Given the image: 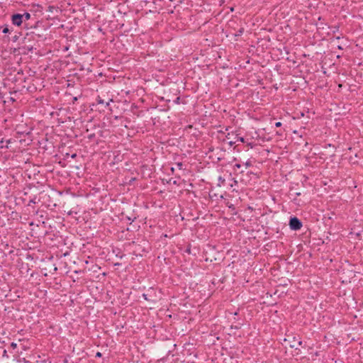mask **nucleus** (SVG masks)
I'll return each mask as SVG.
<instances>
[{
	"mask_svg": "<svg viewBox=\"0 0 363 363\" xmlns=\"http://www.w3.org/2000/svg\"><path fill=\"white\" fill-rule=\"evenodd\" d=\"M23 21V17L21 13H14L11 16V22L13 25L19 26Z\"/></svg>",
	"mask_w": 363,
	"mask_h": 363,
	"instance_id": "7ed1b4c3",
	"label": "nucleus"
},
{
	"mask_svg": "<svg viewBox=\"0 0 363 363\" xmlns=\"http://www.w3.org/2000/svg\"><path fill=\"white\" fill-rule=\"evenodd\" d=\"M109 106V102H106V103L105 107H106V106Z\"/></svg>",
	"mask_w": 363,
	"mask_h": 363,
	"instance_id": "473e14b6",
	"label": "nucleus"
},
{
	"mask_svg": "<svg viewBox=\"0 0 363 363\" xmlns=\"http://www.w3.org/2000/svg\"><path fill=\"white\" fill-rule=\"evenodd\" d=\"M218 179H219L220 182H225V179H223L221 177H220Z\"/></svg>",
	"mask_w": 363,
	"mask_h": 363,
	"instance_id": "5701e85b",
	"label": "nucleus"
},
{
	"mask_svg": "<svg viewBox=\"0 0 363 363\" xmlns=\"http://www.w3.org/2000/svg\"><path fill=\"white\" fill-rule=\"evenodd\" d=\"M135 179H136L135 178H132V179H131V180L130 181V182H133V181H135Z\"/></svg>",
	"mask_w": 363,
	"mask_h": 363,
	"instance_id": "72a5a7b5",
	"label": "nucleus"
},
{
	"mask_svg": "<svg viewBox=\"0 0 363 363\" xmlns=\"http://www.w3.org/2000/svg\"><path fill=\"white\" fill-rule=\"evenodd\" d=\"M102 356V354L100 352H97L95 357H101Z\"/></svg>",
	"mask_w": 363,
	"mask_h": 363,
	"instance_id": "a211bd4d",
	"label": "nucleus"
},
{
	"mask_svg": "<svg viewBox=\"0 0 363 363\" xmlns=\"http://www.w3.org/2000/svg\"><path fill=\"white\" fill-rule=\"evenodd\" d=\"M295 194H296V196H298L301 195V193L300 192H296Z\"/></svg>",
	"mask_w": 363,
	"mask_h": 363,
	"instance_id": "2f4dec72",
	"label": "nucleus"
},
{
	"mask_svg": "<svg viewBox=\"0 0 363 363\" xmlns=\"http://www.w3.org/2000/svg\"><path fill=\"white\" fill-rule=\"evenodd\" d=\"M177 167L179 169H183V163L179 162L176 163Z\"/></svg>",
	"mask_w": 363,
	"mask_h": 363,
	"instance_id": "6e6552de",
	"label": "nucleus"
},
{
	"mask_svg": "<svg viewBox=\"0 0 363 363\" xmlns=\"http://www.w3.org/2000/svg\"><path fill=\"white\" fill-rule=\"evenodd\" d=\"M94 137H95V134L94 133L89 134L87 136L88 139H89V140H92Z\"/></svg>",
	"mask_w": 363,
	"mask_h": 363,
	"instance_id": "9d476101",
	"label": "nucleus"
},
{
	"mask_svg": "<svg viewBox=\"0 0 363 363\" xmlns=\"http://www.w3.org/2000/svg\"><path fill=\"white\" fill-rule=\"evenodd\" d=\"M277 135H282L283 132L277 131Z\"/></svg>",
	"mask_w": 363,
	"mask_h": 363,
	"instance_id": "b1692460",
	"label": "nucleus"
},
{
	"mask_svg": "<svg viewBox=\"0 0 363 363\" xmlns=\"http://www.w3.org/2000/svg\"><path fill=\"white\" fill-rule=\"evenodd\" d=\"M33 45H28V49L29 50H33Z\"/></svg>",
	"mask_w": 363,
	"mask_h": 363,
	"instance_id": "412c9836",
	"label": "nucleus"
},
{
	"mask_svg": "<svg viewBox=\"0 0 363 363\" xmlns=\"http://www.w3.org/2000/svg\"><path fill=\"white\" fill-rule=\"evenodd\" d=\"M11 347L13 349H15V348H16V347H17V344H16V343H15V342H11Z\"/></svg>",
	"mask_w": 363,
	"mask_h": 363,
	"instance_id": "2eb2a0df",
	"label": "nucleus"
},
{
	"mask_svg": "<svg viewBox=\"0 0 363 363\" xmlns=\"http://www.w3.org/2000/svg\"><path fill=\"white\" fill-rule=\"evenodd\" d=\"M54 9H56V8L53 6H48V11L50 12H52Z\"/></svg>",
	"mask_w": 363,
	"mask_h": 363,
	"instance_id": "9b49d317",
	"label": "nucleus"
},
{
	"mask_svg": "<svg viewBox=\"0 0 363 363\" xmlns=\"http://www.w3.org/2000/svg\"><path fill=\"white\" fill-rule=\"evenodd\" d=\"M235 167H236L237 168H240V164H236L235 165Z\"/></svg>",
	"mask_w": 363,
	"mask_h": 363,
	"instance_id": "bb28decb",
	"label": "nucleus"
},
{
	"mask_svg": "<svg viewBox=\"0 0 363 363\" xmlns=\"http://www.w3.org/2000/svg\"><path fill=\"white\" fill-rule=\"evenodd\" d=\"M22 16L23 17V21H28L31 17L30 14L28 12H25L24 13L22 14Z\"/></svg>",
	"mask_w": 363,
	"mask_h": 363,
	"instance_id": "423d86ee",
	"label": "nucleus"
},
{
	"mask_svg": "<svg viewBox=\"0 0 363 363\" xmlns=\"http://www.w3.org/2000/svg\"><path fill=\"white\" fill-rule=\"evenodd\" d=\"M339 30V27L335 28V30H333V33H335V31H337Z\"/></svg>",
	"mask_w": 363,
	"mask_h": 363,
	"instance_id": "7c9ffc66",
	"label": "nucleus"
},
{
	"mask_svg": "<svg viewBox=\"0 0 363 363\" xmlns=\"http://www.w3.org/2000/svg\"><path fill=\"white\" fill-rule=\"evenodd\" d=\"M40 38L41 35L40 34L36 33L34 31L30 32V33H27L24 38V43L26 44L28 41H30L31 39L35 40V38Z\"/></svg>",
	"mask_w": 363,
	"mask_h": 363,
	"instance_id": "20e7f679",
	"label": "nucleus"
},
{
	"mask_svg": "<svg viewBox=\"0 0 363 363\" xmlns=\"http://www.w3.org/2000/svg\"><path fill=\"white\" fill-rule=\"evenodd\" d=\"M281 125H282V124H281V122H276V123H275V126H276L277 128H279V127H281Z\"/></svg>",
	"mask_w": 363,
	"mask_h": 363,
	"instance_id": "dca6fc26",
	"label": "nucleus"
},
{
	"mask_svg": "<svg viewBox=\"0 0 363 363\" xmlns=\"http://www.w3.org/2000/svg\"><path fill=\"white\" fill-rule=\"evenodd\" d=\"M244 28H240L235 34V36H240L244 33Z\"/></svg>",
	"mask_w": 363,
	"mask_h": 363,
	"instance_id": "0eeeda50",
	"label": "nucleus"
},
{
	"mask_svg": "<svg viewBox=\"0 0 363 363\" xmlns=\"http://www.w3.org/2000/svg\"><path fill=\"white\" fill-rule=\"evenodd\" d=\"M339 30V27L335 28V30H333V33H335V31H337Z\"/></svg>",
	"mask_w": 363,
	"mask_h": 363,
	"instance_id": "c756f323",
	"label": "nucleus"
},
{
	"mask_svg": "<svg viewBox=\"0 0 363 363\" xmlns=\"http://www.w3.org/2000/svg\"><path fill=\"white\" fill-rule=\"evenodd\" d=\"M180 100H181V98L179 96V97H177L176 99L174 101V102L177 104H180Z\"/></svg>",
	"mask_w": 363,
	"mask_h": 363,
	"instance_id": "1a4fd4ad",
	"label": "nucleus"
},
{
	"mask_svg": "<svg viewBox=\"0 0 363 363\" xmlns=\"http://www.w3.org/2000/svg\"><path fill=\"white\" fill-rule=\"evenodd\" d=\"M238 140L240 141L241 143H245V139L242 137H238Z\"/></svg>",
	"mask_w": 363,
	"mask_h": 363,
	"instance_id": "f3484780",
	"label": "nucleus"
},
{
	"mask_svg": "<svg viewBox=\"0 0 363 363\" xmlns=\"http://www.w3.org/2000/svg\"><path fill=\"white\" fill-rule=\"evenodd\" d=\"M339 30V27L335 28V30H333V33H335V31H337Z\"/></svg>",
	"mask_w": 363,
	"mask_h": 363,
	"instance_id": "c85d7f7f",
	"label": "nucleus"
},
{
	"mask_svg": "<svg viewBox=\"0 0 363 363\" xmlns=\"http://www.w3.org/2000/svg\"><path fill=\"white\" fill-rule=\"evenodd\" d=\"M2 354H3V357H8L6 350L3 348Z\"/></svg>",
	"mask_w": 363,
	"mask_h": 363,
	"instance_id": "f8f14e48",
	"label": "nucleus"
},
{
	"mask_svg": "<svg viewBox=\"0 0 363 363\" xmlns=\"http://www.w3.org/2000/svg\"><path fill=\"white\" fill-rule=\"evenodd\" d=\"M36 201H35V199H31L30 201H29V203L28 205H30V203H35Z\"/></svg>",
	"mask_w": 363,
	"mask_h": 363,
	"instance_id": "6ab92c4d",
	"label": "nucleus"
},
{
	"mask_svg": "<svg viewBox=\"0 0 363 363\" xmlns=\"http://www.w3.org/2000/svg\"><path fill=\"white\" fill-rule=\"evenodd\" d=\"M143 298H145V300H146V301H150V299L147 297V294H143Z\"/></svg>",
	"mask_w": 363,
	"mask_h": 363,
	"instance_id": "ddd939ff",
	"label": "nucleus"
},
{
	"mask_svg": "<svg viewBox=\"0 0 363 363\" xmlns=\"http://www.w3.org/2000/svg\"><path fill=\"white\" fill-rule=\"evenodd\" d=\"M234 144H235V142H232V141L229 142V145L230 146H233Z\"/></svg>",
	"mask_w": 363,
	"mask_h": 363,
	"instance_id": "393cba45",
	"label": "nucleus"
},
{
	"mask_svg": "<svg viewBox=\"0 0 363 363\" xmlns=\"http://www.w3.org/2000/svg\"><path fill=\"white\" fill-rule=\"evenodd\" d=\"M76 157H77V154L74 153V154L72 155V158H75Z\"/></svg>",
	"mask_w": 363,
	"mask_h": 363,
	"instance_id": "cd10ccee",
	"label": "nucleus"
},
{
	"mask_svg": "<svg viewBox=\"0 0 363 363\" xmlns=\"http://www.w3.org/2000/svg\"><path fill=\"white\" fill-rule=\"evenodd\" d=\"M97 101H98V104H104V101L103 99H101L100 97H99V99L97 100Z\"/></svg>",
	"mask_w": 363,
	"mask_h": 363,
	"instance_id": "4468645a",
	"label": "nucleus"
},
{
	"mask_svg": "<svg viewBox=\"0 0 363 363\" xmlns=\"http://www.w3.org/2000/svg\"><path fill=\"white\" fill-rule=\"evenodd\" d=\"M127 218L128 220H131L132 222H133L136 219L135 217H134L133 218H131L130 217H127Z\"/></svg>",
	"mask_w": 363,
	"mask_h": 363,
	"instance_id": "aec40b11",
	"label": "nucleus"
},
{
	"mask_svg": "<svg viewBox=\"0 0 363 363\" xmlns=\"http://www.w3.org/2000/svg\"><path fill=\"white\" fill-rule=\"evenodd\" d=\"M245 165H246L247 167H250L252 164H251V162H250V161H248V162H247L245 163Z\"/></svg>",
	"mask_w": 363,
	"mask_h": 363,
	"instance_id": "4be33fe9",
	"label": "nucleus"
},
{
	"mask_svg": "<svg viewBox=\"0 0 363 363\" xmlns=\"http://www.w3.org/2000/svg\"><path fill=\"white\" fill-rule=\"evenodd\" d=\"M247 146L250 147H253V145L252 143H248L247 144Z\"/></svg>",
	"mask_w": 363,
	"mask_h": 363,
	"instance_id": "a878e982",
	"label": "nucleus"
},
{
	"mask_svg": "<svg viewBox=\"0 0 363 363\" xmlns=\"http://www.w3.org/2000/svg\"><path fill=\"white\" fill-rule=\"evenodd\" d=\"M289 225L292 230H298L301 228L303 224L299 218L292 216L289 219Z\"/></svg>",
	"mask_w": 363,
	"mask_h": 363,
	"instance_id": "f03ea898",
	"label": "nucleus"
},
{
	"mask_svg": "<svg viewBox=\"0 0 363 363\" xmlns=\"http://www.w3.org/2000/svg\"><path fill=\"white\" fill-rule=\"evenodd\" d=\"M2 28H1V31L3 33H10L11 30L9 28V26L7 25V24H4L1 26Z\"/></svg>",
	"mask_w": 363,
	"mask_h": 363,
	"instance_id": "39448f33",
	"label": "nucleus"
},
{
	"mask_svg": "<svg viewBox=\"0 0 363 363\" xmlns=\"http://www.w3.org/2000/svg\"><path fill=\"white\" fill-rule=\"evenodd\" d=\"M284 341L288 342L289 347L295 348V350L298 349V346L303 347V342L299 335H287Z\"/></svg>",
	"mask_w": 363,
	"mask_h": 363,
	"instance_id": "f257e3e1",
	"label": "nucleus"
},
{
	"mask_svg": "<svg viewBox=\"0 0 363 363\" xmlns=\"http://www.w3.org/2000/svg\"><path fill=\"white\" fill-rule=\"evenodd\" d=\"M1 28H2V27H1V26H0V31L1 30Z\"/></svg>",
	"mask_w": 363,
	"mask_h": 363,
	"instance_id": "f704fd0d",
	"label": "nucleus"
}]
</instances>
